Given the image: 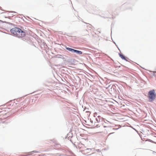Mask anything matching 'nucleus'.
<instances>
[{
  "mask_svg": "<svg viewBox=\"0 0 156 156\" xmlns=\"http://www.w3.org/2000/svg\"><path fill=\"white\" fill-rule=\"evenodd\" d=\"M66 49L68 50L72 51V48H66Z\"/></svg>",
  "mask_w": 156,
  "mask_h": 156,
  "instance_id": "obj_7",
  "label": "nucleus"
},
{
  "mask_svg": "<svg viewBox=\"0 0 156 156\" xmlns=\"http://www.w3.org/2000/svg\"><path fill=\"white\" fill-rule=\"evenodd\" d=\"M66 49L68 50L72 51V48H66Z\"/></svg>",
  "mask_w": 156,
  "mask_h": 156,
  "instance_id": "obj_8",
  "label": "nucleus"
},
{
  "mask_svg": "<svg viewBox=\"0 0 156 156\" xmlns=\"http://www.w3.org/2000/svg\"><path fill=\"white\" fill-rule=\"evenodd\" d=\"M77 50H76L74 49L73 52L76 53V52H77Z\"/></svg>",
  "mask_w": 156,
  "mask_h": 156,
  "instance_id": "obj_9",
  "label": "nucleus"
},
{
  "mask_svg": "<svg viewBox=\"0 0 156 156\" xmlns=\"http://www.w3.org/2000/svg\"><path fill=\"white\" fill-rule=\"evenodd\" d=\"M76 53H77L78 54H79V55L81 54L82 53V51H78V50H77V52H76Z\"/></svg>",
  "mask_w": 156,
  "mask_h": 156,
  "instance_id": "obj_6",
  "label": "nucleus"
},
{
  "mask_svg": "<svg viewBox=\"0 0 156 156\" xmlns=\"http://www.w3.org/2000/svg\"><path fill=\"white\" fill-rule=\"evenodd\" d=\"M80 145H82V144H80Z\"/></svg>",
  "mask_w": 156,
  "mask_h": 156,
  "instance_id": "obj_11",
  "label": "nucleus"
},
{
  "mask_svg": "<svg viewBox=\"0 0 156 156\" xmlns=\"http://www.w3.org/2000/svg\"><path fill=\"white\" fill-rule=\"evenodd\" d=\"M99 113H98L97 112H95V113H94V117H97L98 116L100 115L99 114Z\"/></svg>",
  "mask_w": 156,
  "mask_h": 156,
  "instance_id": "obj_5",
  "label": "nucleus"
},
{
  "mask_svg": "<svg viewBox=\"0 0 156 156\" xmlns=\"http://www.w3.org/2000/svg\"><path fill=\"white\" fill-rule=\"evenodd\" d=\"M97 117V118H96V121L98 122H100L102 118L100 115Z\"/></svg>",
  "mask_w": 156,
  "mask_h": 156,
  "instance_id": "obj_3",
  "label": "nucleus"
},
{
  "mask_svg": "<svg viewBox=\"0 0 156 156\" xmlns=\"http://www.w3.org/2000/svg\"><path fill=\"white\" fill-rule=\"evenodd\" d=\"M12 34L14 36L19 38L23 37L25 35V32L23 31L20 29L15 27L12 28L10 30Z\"/></svg>",
  "mask_w": 156,
  "mask_h": 156,
  "instance_id": "obj_1",
  "label": "nucleus"
},
{
  "mask_svg": "<svg viewBox=\"0 0 156 156\" xmlns=\"http://www.w3.org/2000/svg\"><path fill=\"white\" fill-rule=\"evenodd\" d=\"M119 55L120 57L122 59H124V60H126V58L124 56H123V55H122L121 54H119Z\"/></svg>",
  "mask_w": 156,
  "mask_h": 156,
  "instance_id": "obj_4",
  "label": "nucleus"
},
{
  "mask_svg": "<svg viewBox=\"0 0 156 156\" xmlns=\"http://www.w3.org/2000/svg\"><path fill=\"white\" fill-rule=\"evenodd\" d=\"M74 49H72V51H74Z\"/></svg>",
  "mask_w": 156,
  "mask_h": 156,
  "instance_id": "obj_10",
  "label": "nucleus"
},
{
  "mask_svg": "<svg viewBox=\"0 0 156 156\" xmlns=\"http://www.w3.org/2000/svg\"><path fill=\"white\" fill-rule=\"evenodd\" d=\"M156 94L154 90L150 91L148 94V98L150 102L154 100L156 98Z\"/></svg>",
  "mask_w": 156,
  "mask_h": 156,
  "instance_id": "obj_2",
  "label": "nucleus"
}]
</instances>
